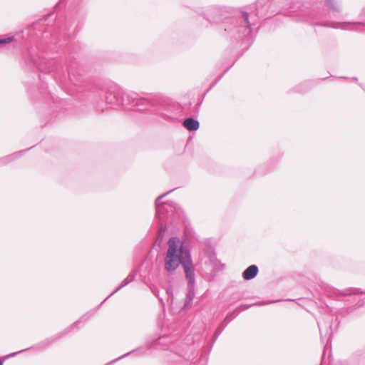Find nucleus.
I'll use <instances>...</instances> for the list:
<instances>
[{
	"label": "nucleus",
	"mask_w": 365,
	"mask_h": 365,
	"mask_svg": "<svg viewBox=\"0 0 365 365\" xmlns=\"http://www.w3.org/2000/svg\"><path fill=\"white\" fill-rule=\"evenodd\" d=\"M168 249L164 258V267L168 272H173L180 264L182 266L190 286L195 283V269L190 252L178 237H171L168 242Z\"/></svg>",
	"instance_id": "f257e3e1"
},
{
	"label": "nucleus",
	"mask_w": 365,
	"mask_h": 365,
	"mask_svg": "<svg viewBox=\"0 0 365 365\" xmlns=\"http://www.w3.org/2000/svg\"><path fill=\"white\" fill-rule=\"evenodd\" d=\"M106 102L110 108H115L120 105L125 108H130L134 106H140L150 103V100L145 98L139 97L135 93H126L121 95L119 91H112L106 93Z\"/></svg>",
	"instance_id": "f03ea898"
},
{
	"label": "nucleus",
	"mask_w": 365,
	"mask_h": 365,
	"mask_svg": "<svg viewBox=\"0 0 365 365\" xmlns=\"http://www.w3.org/2000/svg\"><path fill=\"white\" fill-rule=\"evenodd\" d=\"M173 190H170L160 196H158L156 200H155V208H156V215H160L161 212H163V211H166V212H168V207H171V205H170V203H165V204H162L160 201L162 198H163L165 196H166L168 194H169L170 192H171Z\"/></svg>",
	"instance_id": "7ed1b4c3"
},
{
	"label": "nucleus",
	"mask_w": 365,
	"mask_h": 365,
	"mask_svg": "<svg viewBox=\"0 0 365 365\" xmlns=\"http://www.w3.org/2000/svg\"><path fill=\"white\" fill-rule=\"evenodd\" d=\"M257 266L253 264L248 267L242 273V277L246 280H250L255 278L258 274Z\"/></svg>",
	"instance_id": "20e7f679"
},
{
	"label": "nucleus",
	"mask_w": 365,
	"mask_h": 365,
	"mask_svg": "<svg viewBox=\"0 0 365 365\" xmlns=\"http://www.w3.org/2000/svg\"><path fill=\"white\" fill-rule=\"evenodd\" d=\"M182 125L186 129L190 131L197 130L200 126L199 122L192 118H186L183 121Z\"/></svg>",
	"instance_id": "39448f33"
},
{
	"label": "nucleus",
	"mask_w": 365,
	"mask_h": 365,
	"mask_svg": "<svg viewBox=\"0 0 365 365\" xmlns=\"http://www.w3.org/2000/svg\"><path fill=\"white\" fill-rule=\"evenodd\" d=\"M242 16L244 19V21L247 26L246 34H249L251 31V24L249 21V14H248V13L243 11V12H242Z\"/></svg>",
	"instance_id": "423d86ee"
},
{
	"label": "nucleus",
	"mask_w": 365,
	"mask_h": 365,
	"mask_svg": "<svg viewBox=\"0 0 365 365\" xmlns=\"http://www.w3.org/2000/svg\"><path fill=\"white\" fill-rule=\"evenodd\" d=\"M194 298V292L192 290H189L185 298V307H188L192 302Z\"/></svg>",
	"instance_id": "0eeeda50"
},
{
	"label": "nucleus",
	"mask_w": 365,
	"mask_h": 365,
	"mask_svg": "<svg viewBox=\"0 0 365 365\" xmlns=\"http://www.w3.org/2000/svg\"><path fill=\"white\" fill-rule=\"evenodd\" d=\"M350 25H351V23H349V22H344V23H331V24L329 26H332L334 28L347 29L348 26H350Z\"/></svg>",
	"instance_id": "6e6552de"
},
{
	"label": "nucleus",
	"mask_w": 365,
	"mask_h": 365,
	"mask_svg": "<svg viewBox=\"0 0 365 365\" xmlns=\"http://www.w3.org/2000/svg\"><path fill=\"white\" fill-rule=\"evenodd\" d=\"M219 12V11L216 9H214L212 10H209L207 11V14H206V17L207 18V19L209 21H211V20H213L215 19L214 16H212V14H217Z\"/></svg>",
	"instance_id": "1a4fd4ad"
},
{
	"label": "nucleus",
	"mask_w": 365,
	"mask_h": 365,
	"mask_svg": "<svg viewBox=\"0 0 365 365\" xmlns=\"http://www.w3.org/2000/svg\"><path fill=\"white\" fill-rule=\"evenodd\" d=\"M52 343V340L50 339H47L42 342H41L39 344H38V346L40 348H46L48 346Z\"/></svg>",
	"instance_id": "9d476101"
},
{
	"label": "nucleus",
	"mask_w": 365,
	"mask_h": 365,
	"mask_svg": "<svg viewBox=\"0 0 365 365\" xmlns=\"http://www.w3.org/2000/svg\"><path fill=\"white\" fill-rule=\"evenodd\" d=\"M128 284H129L128 282L125 279L122 282L120 286H118L108 297L113 295L114 293L117 292L118 291H119L120 289H121L123 287H125Z\"/></svg>",
	"instance_id": "9b49d317"
},
{
	"label": "nucleus",
	"mask_w": 365,
	"mask_h": 365,
	"mask_svg": "<svg viewBox=\"0 0 365 365\" xmlns=\"http://www.w3.org/2000/svg\"><path fill=\"white\" fill-rule=\"evenodd\" d=\"M326 4L328 6L330 7V9H333L334 11H339V9L335 5H334L333 0H326Z\"/></svg>",
	"instance_id": "f8f14e48"
},
{
	"label": "nucleus",
	"mask_w": 365,
	"mask_h": 365,
	"mask_svg": "<svg viewBox=\"0 0 365 365\" xmlns=\"http://www.w3.org/2000/svg\"><path fill=\"white\" fill-rule=\"evenodd\" d=\"M17 154L15 153L12 155H10V156H7L4 158H2L0 160V165H3V164H5V163H7L11 158L13 159L14 156V155H16Z\"/></svg>",
	"instance_id": "ddd939ff"
},
{
	"label": "nucleus",
	"mask_w": 365,
	"mask_h": 365,
	"mask_svg": "<svg viewBox=\"0 0 365 365\" xmlns=\"http://www.w3.org/2000/svg\"><path fill=\"white\" fill-rule=\"evenodd\" d=\"M14 37H8L5 38H0V44H6L11 42L14 40Z\"/></svg>",
	"instance_id": "4468645a"
},
{
	"label": "nucleus",
	"mask_w": 365,
	"mask_h": 365,
	"mask_svg": "<svg viewBox=\"0 0 365 365\" xmlns=\"http://www.w3.org/2000/svg\"><path fill=\"white\" fill-rule=\"evenodd\" d=\"M135 277V274L134 273H130V274H129L126 277L125 279H126V280L128 282V283L130 284V282H132L134 280Z\"/></svg>",
	"instance_id": "2eb2a0df"
},
{
	"label": "nucleus",
	"mask_w": 365,
	"mask_h": 365,
	"mask_svg": "<svg viewBox=\"0 0 365 365\" xmlns=\"http://www.w3.org/2000/svg\"><path fill=\"white\" fill-rule=\"evenodd\" d=\"M251 307V305H242L240 307L239 309H240L241 310H245L248 308H250Z\"/></svg>",
	"instance_id": "dca6fc26"
},
{
	"label": "nucleus",
	"mask_w": 365,
	"mask_h": 365,
	"mask_svg": "<svg viewBox=\"0 0 365 365\" xmlns=\"http://www.w3.org/2000/svg\"><path fill=\"white\" fill-rule=\"evenodd\" d=\"M25 350H26V349H24V350L19 351H18V352L13 353L12 354H11V356H16L18 353H20V352L24 351H25Z\"/></svg>",
	"instance_id": "f3484780"
},
{
	"label": "nucleus",
	"mask_w": 365,
	"mask_h": 365,
	"mask_svg": "<svg viewBox=\"0 0 365 365\" xmlns=\"http://www.w3.org/2000/svg\"><path fill=\"white\" fill-rule=\"evenodd\" d=\"M0 365H3V361H1V359H0Z\"/></svg>",
	"instance_id": "a211bd4d"
}]
</instances>
